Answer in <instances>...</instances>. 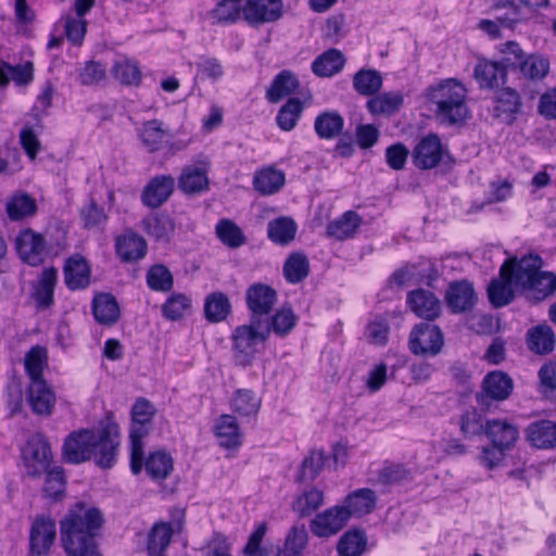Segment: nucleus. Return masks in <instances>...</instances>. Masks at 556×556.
Segmentation results:
<instances>
[{"mask_svg":"<svg viewBox=\"0 0 556 556\" xmlns=\"http://www.w3.org/2000/svg\"><path fill=\"white\" fill-rule=\"evenodd\" d=\"M214 433L224 448H237L242 444V432L232 415L219 416L214 425Z\"/></svg>","mask_w":556,"mask_h":556,"instance_id":"obj_24","label":"nucleus"},{"mask_svg":"<svg viewBox=\"0 0 556 556\" xmlns=\"http://www.w3.org/2000/svg\"><path fill=\"white\" fill-rule=\"evenodd\" d=\"M115 252L124 263L138 262L147 255V241L137 232L126 230L115 238Z\"/></svg>","mask_w":556,"mask_h":556,"instance_id":"obj_15","label":"nucleus"},{"mask_svg":"<svg viewBox=\"0 0 556 556\" xmlns=\"http://www.w3.org/2000/svg\"><path fill=\"white\" fill-rule=\"evenodd\" d=\"M151 424L131 421L130 439V470L134 475H139L143 469V442L149 434Z\"/></svg>","mask_w":556,"mask_h":556,"instance_id":"obj_27","label":"nucleus"},{"mask_svg":"<svg viewBox=\"0 0 556 556\" xmlns=\"http://www.w3.org/2000/svg\"><path fill=\"white\" fill-rule=\"evenodd\" d=\"M308 533L304 523H295L286 535L280 554L283 556H298L306 547Z\"/></svg>","mask_w":556,"mask_h":556,"instance_id":"obj_54","label":"nucleus"},{"mask_svg":"<svg viewBox=\"0 0 556 556\" xmlns=\"http://www.w3.org/2000/svg\"><path fill=\"white\" fill-rule=\"evenodd\" d=\"M58 281V270L54 267L45 268L34 286L33 299L39 309H47L54 303V288Z\"/></svg>","mask_w":556,"mask_h":556,"instance_id":"obj_23","label":"nucleus"},{"mask_svg":"<svg viewBox=\"0 0 556 556\" xmlns=\"http://www.w3.org/2000/svg\"><path fill=\"white\" fill-rule=\"evenodd\" d=\"M174 189L175 179L170 175L155 176L142 191V203L148 207L157 208L169 199Z\"/></svg>","mask_w":556,"mask_h":556,"instance_id":"obj_16","label":"nucleus"},{"mask_svg":"<svg viewBox=\"0 0 556 556\" xmlns=\"http://www.w3.org/2000/svg\"><path fill=\"white\" fill-rule=\"evenodd\" d=\"M64 281L70 290L85 289L90 283V266L87 260L75 254L67 258L64 265Z\"/></svg>","mask_w":556,"mask_h":556,"instance_id":"obj_22","label":"nucleus"},{"mask_svg":"<svg viewBox=\"0 0 556 556\" xmlns=\"http://www.w3.org/2000/svg\"><path fill=\"white\" fill-rule=\"evenodd\" d=\"M514 389L513 379L503 371L489 372L482 381V391L477 393L476 400L482 406L490 405V400L504 401Z\"/></svg>","mask_w":556,"mask_h":556,"instance_id":"obj_13","label":"nucleus"},{"mask_svg":"<svg viewBox=\"0 0 556 556\" xmlns=\"http://www.w3.org/2000/svg\"><path fill=\"white\" fill-rule=\"evenodd\" d=\"M215 233L220 242L230 249H238L247 242L243 230L228 218H223L216 224Z\"/></svg>","mask_w":556,"mask_h":556,"instance_id":"obj_46","label":"nucleus"},{"mask_svg":"<svg viewBox=\"0 0 556 556\" xmlns=\"http://www.w3.org/2000/svg\"><path fill=\"white\" fill-rule=\"evenodd\" d=\"M111 74L123 86L138 87L142 80V73L138 62L126 56L114 61Z\"/></svg>","mask_w":556,"mask_h":556,"instance_id":"obj_35","label":"nucleus"},{"mask_svg":"<svg viewBox=\"0 0 556 556\" xmlns=\"http://www.w3.org/2000/svg\"><path fill=\"white\" fill-rule=\"evenodd\" d=\"M300 81L294 73L288 70L279 72L266 90V99L270 103H278L283 98L294 93Z\"/></svg>","mask_w":556,"mask_h":556,"instance_id":"obj_32","label":"nucleus"},{"mask_svg":"<svg viewBox=\"0 0 556 556\" xmlns=\"http://www.w3.org/2000/svg\"><path fill=\"white\" fill-rule=\"evenodd\" d=\"M401 92H384L367 101V109L372 115H392L403 105Z\"/></svg>","mask_w":556,"mask_h":556,"instance_id":"obj_43","label":"nucleus"},{"mask_svg":"<svg viewBox=\"0 0 556 556\" xmlns=\"http://www.w3.org/2000/svg\"><path fill=\"white\" fill-rule=\"evenodd\" d=\"M555 333L547 325H538L527 331L528 349L539 355L551 353L555 346Z\"/></svg>","mask_w":556,"mask_h":556,"instance_id":"obj_37","label":"nucleus"},{"mask_svg":"<svg viewBox=\"0 0 556 556\" xmlns=\"http://www.w3.org/2000/svg\"><path fill=\"white\" fill-rule=\"evenodd\" d=\"M263 323L267 326V337L274 332L280 338L287 337L296 326L298 316L291 307L282 306L274 314L267 315Z\"/></svg>","mask_w":556,"mask_h":556,"instance_id":"obj_30","label":"nucleus"},{"mask_svg":"<svg viewBox=\"0 0 556 556\" xmlns=\"http://www.w3.org/2000/svg\"><path fill=\"white\" fill-rule=\"evenodd\" d=\"M43 475H46L43 485L45 495L53 501H60L65 492L64 470L61 467H53Z\"/></svg>","mask_w":556,"mask_h":556,"instance_id":"obj_63","label":"nucleus"},{"mask_svg":"<svg viewBox=\"0 0 556 556\" xmlns=\"http://www.w3.org/2000/svg\"><path fill=\"white\" fill-rule=\"evenodd\" d=\"M473 77L481 89H495L506 83L507 67L502 62L481 59L475 66Z\"/></svg>","mask_w":556,"mask_h":556,"instance_id":"obj_17","label":"nucleus"},{"mask_svg":"<svg viewBox=\"0 0 556 556\" xmlns=\"http://www.w3.org/2000/svg\"><path fill=\"white\" fill-rule=\"evenodd\" d=\"M447 154V149L443 147L440 137L437 134H428L415 146L412 160L417 168L426 170L439 166Z\"/></svg>","mask_w":556,"mask_h":556,"instance_id":"obj_10","label":"nucleus"},{"mask_svg":"<svg viewBox=\"0 0 556 556\" xmlns=\"http://www.w3.org/2000/svg\"><path fill=\"white\" fill-rule=\"evenodd\" d=\"M267 340V326L261 320H249L248 324L237 326L231 334L236 366H251Z\"/></svg>","mask_w":556,"mask_h":556,"instance_id":"obj_4","label":"nucleus"},{"mask_svg":"<svg viewBox=\"0 0 556 556\" xmlns=\"http://www.w3.org/2000/svg\"><path fill=\"white\" fill-rule=\"evenodd\" d=\"M173 535L172 526L167 522H157L148 536L147 549L150 556H160L168 546Z\"/></svg>","mask_w":556,"mask_h":556,"instance_id":"obj_53","label":"nucleus"},{"mask_svg":"<svg viewBox=\"0 0 556 556\" xmlns=\"http://www.w3.org/2000/svg\"><path fill=\"white\" fill-rule=\"evenodd\" d=\"M261 406V399L248 389L237 390L231 400V407L240 416H255Z\"/></svg>","mask_w":556,"mask_h":556,"instance_id":"obj_56","label":"nucleus"},{"mask_svg":"<svg viewBox=\"0 0 556 556\" xmlns=\"http://www.w3.org/2000/svg\"><path fill=\"white\" fill-rule=\"evenodd\" d=\"M205 317L211 323H219L231 312L228 296L223 292H213L206 296L204 304Z\"/></svg>","mask_w":556,"mask_h":556,"instance_id":"obj_51","label":"nucleus"},{"mask_svg":"<svg viewBox=\"0 0 556 556\" xmlns=\"http://www.w3.org/2000/svg\"><path fill=\"white\" fill-rule=\"evenodd\" d=\"M466 89L456 79H446L429 88V100L437 105V117L444 124L455 125L467 118Z\"/></svg>","mask_w":556,"mask_h":556,"instance_id":"obj_3","label":"nucleus"},{"mask_svg":"<svg viewBox=\"0 0 556 556\" xmlns=\"http://www.w3.org/2000/svg\"><path fill=\"white\" fill-rule=\"evenodd\" d=\"M350 517L341 505L332 506L317 514L309 523L311 532L317 538H329L340 532Z\"/></svg>","mask_w":556,"mask_h":556,"instance_id":"obj_12","label":"nucleus"},{"mask_svg":"<svg viewBox=\"0 0 556 556\" xmlns=\"http://www.w3.org/2000/svg\"><path fill=\"white\" fill-rule=\"evenodd\" d=\"M241 0H222L211 11L212 18L218 24H233L242 13Z\"/></svg>","mask_w":556,"mask_h":556,"instance_id":"obj_61","label":"nucleus"},{"mask_svg":"<svg viewBox=\"0 0 556 556\" xmlns=\"http://www.w3.org/2000/svg\"><path fill=\"white\" fill-rule=\"evenodd\" d=\"M407 304L410 309L420 318L433 320L441 313L439 299L425 289H416L407 294Z\"/></svg>","mask_w":556,"mask_h":556,"instance_id":"obj_21","label":"nucleus"},{"mask_svg":"<svg viewBox=\"0 0 556 556\" xmlns=\"http://www.w3.org/2000/svg\"><path fill=\"white\" fill-rule=\"evenodd\" d=\"M344 118L338 111H324L314 121V130L318 138L331 140L340 136Z\"/></svg>","mask_w":556,"mask_h":556,"instance_id":"obj_33","label":"nucleus"},{"mask_svg":"<svg viewBox=\"0 0 556 556\" xmlns=\"http://www.w3.org/2000/svg\"><path fill=\"white\" fill-rule=\"evenodd\" d=\"M556 289V276L549 271L538 270L533 280L525 290L527 296L542 301L553 294Z\"/></svg>","mask_w":556,"mask_h":556,"instance_id":"obj_48","label":"nucleus"},{"mask_svg":"<svg viewBox=\"0 0 556 556\" xmlns=\"http://www.w3.org/2000/svg\"><path fill=\"white\" fill-rule=\"evenodd\" d=\"M521 106V98L515 89L507 87L497 91L494 106L496 117L503 118L506 123H511L516 119Z\"/></svg>","mask_w":556,"mask_h":556,"instance_id":"obj_28","label":"nucleus"},{"mask_svg":"<svg viewBox=\"0 0 556 556\" xmlns=\"http://www.w3.org/2000/svg\"><path fill=\"white\" fill-rule=\"evenodd\" d=\"M326 462L323 451H312L302 462L298 481L311 482L317 478Z\"/></svg>","mask_w":556,"mask_h":556,"instance_id":"obj_62","label":"nucleus"},{"mask_svg":"<svg viewBox=\"0 0 556 556\" xmlns=\"http://www.w3.org/2000/svg\"><path fill=\"white\" fill-rule=\"evenodd\" d=\"M22 460L26 475L31 478H40L52 469L53 453L43 433L36 432L28 438L22 448Z\"/></svg>","mask_w":556,"mask_h":556,"instance_id":"obj_5","label":"nucleus"},{"mask_svg":"<svg viewBox=\"0 0 556 556\" xmlns=\"http://www.w3.org/2000/svg\"><path fill=\"white\" fill-rule=\"evenodd\" d=\"M5 210L11 220H22L36 214L37 203L28 193L16 192L8 199Z\"/></svg>","mask_w":556,"mask_h":556,"instance_id":"obj_39","label":"nucleus"},{"mask_svg":"<svg viewBox=\"0 0 556 556\" xmlns=\"http://www.w3.org/2000/svg\"><path fill=\"white\" fill-rule=\"evenodd\" d=\"M375 477L370 479L375 485L388 488L399 484L410 478V471L403 464L386 462L375 472Z\"/></svg>","mask_w":556,"mask_h":556,"instance_id":"obj_40","label":"nucleus"},{"mask_svg":"<svg viewBox=\"0 0 556 556\" xmlns=\"http://www.w3.org/2000/svg\"><path fill=\"white\" fill-rule=\"evenodd\" d=\"M541 267L542 258L530 253L521 258L514 257L505 261L500 268V275L513 281L517 290L525 292Z\"/></svg>","mask_w":556,"mask_h":556,"instance_id":"obj_6","label":"nucleus"},{"mask_svg":"<svg viewBox=\"0 0 556 556\" xmlns=\"http://www.w3.org/2000/svg\"><path fill=\"white\" fill-rule=\"evenodd\" d=\"M444 343L440 328L429 323H420L409 334V350L415 355L439 354Z\"/></svg>","mask_w":556,"mask_h":556,"instance_id":"obj_7","label":"nucleus"},{"mask_svg":"<svg viewBox=\"0 0 556 556\" xmlns=\"http://www.w3.org/2000/svg\"><path fill=\"white\" fill-rule=\"evenodd\" d=\"M286 182V175L274 166H267L254 174L253 187L262 195L277 193Z\"/></svg>","mask_w":556,"mask_h":556,"instance_id":"obj_31","label":"nucleus"},{"mask_svg":"<svg viewBox=\"0 0 556 556\" xmlns=\"http://www.w3.org/2000/svg\"><path fill=\"white\" fill-rule=\"evenodd\" d=\"M366 544L365 533L359 530H352L341 536L337 549L340 556H361L366 548Z\"/></svg>","mask_w":556,"mask_h":556,"instance_id":"obj_58","label":"nucleus"},{"mask_svg":"<svg viewBox=\"0 0 556 556\" xmlns=\"http://www.w3.org/2000/svg\"><path fill=\"white\" fill-rule=\"evenodd\" d=\"M138 136L149 152H156L161 150L167 130L163 127L162 121L151 119L141 125L138 129Z\"/></svg>","mask_w":556,"mask_h":556,"instance_id":"obj_41","label":"nucleus"},{"mask_svg":"<svg viewBox=\"0 0 556 556\" xmlns=\"http://www.w3.org/2000/svg\"><path fill=\"white\" fill-rule=\"evenodd\" d=\"M324 492L317 488L303 491L293 503V510L300 517H307L324 505Z\"/></svg>","mask_w":556,"mask_h":556,"instance_id":"obj_55","label":"nucleus"},{"mask_svg":"<svg viewBox=\"0 0 556 556\" xmlns=\"http://www.w3.org/2000/svg\"><path fill=\"white\" fill-rule=\"evenodd\" d=\"M92 314L97 323L105 326L114 325L119 318V306L116 299L109 293L94 296Z\"/></svg>","mask_w":556,"mask_h":556,"instance_id":"obj_38","label":"nucleus"},{"mask_svg":"<svg viewBox=\"0 0 556 556\" xmlns=\"http://www.w3.org/2000/svg\"><path fill=\"white\" fill-rule=\"evenodd\" d=\"M526 437L536 448H554L556 447V422L545 419L531 422L526 429Z\"/></svg>","mask_w":556,"mask_h":556,"instance_id":"obj_25","label":"nucleus"},{"mask_svg":"<svg viewBox=\"0 0 556 556\" xmlns=\"http://www.w3.org/2000/svg\"><path fill=\"white\" fill-rule=\"evenodd\" d=\"M345 64L343 53L338 49H329L317 56L312 63V72L318 77H331L340 73Z\"/></svg>","mask_w":556,"mask_h":556,"instance_id":"obj_36","label":"nucleus"},{"mask_svg":"<svg viewBox=\"0 0 556 556\" xmlns=\"http://www.w3.org/2000/svg\"><path fill=\"white\" fill-rule=\"evenodd\" d=\"M56 538V527L52 518L46 515L36 516L29 530V554L46 556L49 554Z\"/></svg>","mask_w":556,"mask_h":556,"instance_id":"obj_9","label":"nucleus"},{"mask_svg":"<svg viewBox=\"0 0 556 556\" xmlns=\"http://www.w3.org/2000/svg\"><path fill=\"white\" fill-rule=\"evenodd\" d=\"M278 294L274 288L262 282L251 285L245 291V303L250 312L249 320H261L270 315Z\"/></svg>","mask_w":556,"mask_h":556,"instance_id":"obj_8","label":"nucleus"},{"mask_svg":"<svg viewBox=\"0 0 556 556\" xmlns=\"http://www.w3.org/2000/svg\"><path fill=\"white\" fill-rule=\"evenodd\" d=\"M298 227L290 217L281 216L270 220L267 226L268 238L277 244L290 243L296 233Z\"/></svg>","mask_w":556,"mask_h":556,"instance_id":"obj_47","label":"nucleus"},{"mask_svg":"<svg viewBox=\"0 0 556 556\" xmlns=\"http://www.w3.org/2000/svg\"><path fill=\"white\" fill-rule=\"evenodd\" d=\"M377 495L376 492L369 488H362L350 493L344 501V505H342L346 513H349V517L357 516L363 517L365 515L370 514L377 504Z\"/></svg>","mask_w":556,"mask_h":556,"instance_id":"obj_26","label":"nucleus"},{"mask_svg":"<svg viewBox=\"0 0 556 556\" xmlns=\"http://www.w3.org/2000/svg\"><path fill=\"white\" fill-rule=\"evenodd\" d=\"M15 247L21 260L30 266L42 264L48 254L45 237L30 228L20 231Z\"/></svg>","mask_w":556,"mask_h":556,"instance_id":"obj_11","label":"nucleus"},{"mask_svg":"<svg viewBox=\"0 0 556 556\" xmlns=\"http://www.w3.org/2000/svg\"><path fill=\"white\" fill-rule=\"evenodd\" d=\"M242 14L250 25L275 22L282 15V2L281 0H247Z\"/></svg>","mask_w":556,"mask_h":556,"instance_id":"obj_14","label":"nucleus"},{"mask_svg":"<svg viewBox=\"0 0 556 556\" xmlns=\"http://www.w3.org/2000/svg\"><path fill=\"white\" fill-rule=\"evenodd\" d=\"M208 186L207 172L202 167L186 166L178 177V188L188 195L207 191Z\"/></svg>","mask_w":556,"mask_h":556,"instance_id":"obj_29","label":"nucleus"},{"mask_svg":"<svg viewBox=\"0 0 556 556\" xmlns=\"http://www.w3.org/2000/svg\"><path fill=\"white\" fill-rule=\"evenodd\" d=\"M147 285L156 292H167L173 289L174 278L163 264L152 265L147 271Z\"/></svg>","mask_w":556,"mask_h":556,"instance_id":"obj_59","label":"nucleus"},{"mask_svg":"<svg viewBox=\"0 0 556 556\" xmlns=\"http://www.w3.org/2000/svg\"><path fill=\"white\" fill-rule=\"evenodd\" d=\"M24 365L30 382L43 381V369L48 365L47 349L41 345L33 346L25 355Z\"/></svg>","mask_w":556,"mask_h":556,"instance_id":"obj_50","label":"nucleus"},{"mask_svg":"<svg viewBox=\"0 0 556 556\" xmlns=\"http://www.w3.org/2000/svg\"><path fill=\"white\" fill-rule=\"evenodd\" d=\"M309 274V262L302 252H294L289 255L283 264V276L290 283L303 281Z\"/></svg>","mask_w":556,"mask_h":556,"instance_id":"obj_49","label":"nucleus"},{"mask_svg":"<svg viewBox=\"0 0 556 556\" xmlns=\"http://www.w3.org/2000/svg\"><path fill=\"white\" fill-rule=\"evenodd\" d=\"M516 67L525 79L541 80L549 71V61L540 54H529L523 56Z\"/></svg>","mask_w":556,"mask_h":556,"instance_id":"obj_45","label":"nucleus"},{"mask_svg":"<svg viewBox=\"0 0 556 556\" xmlns=\"http://www.w3.org/2000/svg\"><path fill=\"white\" fill-rule=\"evenodd\" d=\"M146 232L157 241H168L174 231L173 222L165 216L151 215L142 220Z\"/></svg>","mask_w":556,"mask_h":556,"instance_id":"obj_60","label":"nucleus"},{"mask_svg":"<svg viewBox=\"0 0 556 556\" xmlns=\"http://www.w3.org/2000/svg\"><path fill=\"white\" fill-rule=\"evenodd\" d=\"M445 300L453 313L470 311L476 302L477 294L467 280L452 282L446 290Z\"/></svg>","mask_w":556,"mask_h":556,"instance_id":"obj_19","label":"nucleus"},{"mask_svg":"<svg viewBox=\"0 0 556 556\" xmlns=\"http://www.w3.org/2000/svg\"><path fill=\"white\" fill-rule=\"evenodd\" d=\"M382 87V77L376 70H359L353 76V88L362 96H374Z\"/></svg>","mask_w":556,"mask_h":556,"instance_id":"obj_52","label":"nucleus"},{"mask_svg":"<svg viewBox=\"0 0 556 556\" xmlns=\"http://www.w3.org/2000/svg\"><path fill=\"white\" fill-rule=\"evenodd\" d=\"M485 435L494 446L510 450L519 438V430L505 419H491L485 424Z\"/></svg>","mask_w":556,"mask_h":556,"instance_id":"obj_20","label":"nucleus"},{"mask_svg":"<svg viewBox=\"0 0 556 556\" xmlns=\"http://www.w3.org/2000/svg\"><path fill=\"white\" fill-rule=\"evenodd\" d=\"M119 446V426L108 418L100 425L98 432L86 428L72 431L64 439L62 456L68 464L93 460L98 467L110 469L117 460Z\"/></svg>","mask_w":556,"mask_h":556,"instance_id":"obj_1","label":"nucleus"},{"mask_svg":"<svg viewBox=\"0 0 556 556\" xmlns=\"http://www.w3.org/2000/svg\"><path fill=\"white\" fill-rule=\"evenodd\" d=\"M513 281L507 278L493 279L488 287V296L494 307H503L509 304L514 298Z\"/></svg>","mask_w":556,"mask_h":556,"instance_id":"obj_57","label":"nucleus"},{"mask_svg":"<svg viewBox=\"0 0 556 556\" xmlns=\"http://www.w3.org/2000/svg\"><path fill=\"white\" fill-rule=\"evenodd\" d=\"M174 462L172 456L163 451L150 453L143 467L152 480H165L173 471Z\"/></svg>","mask_w":556,"mask_h":556,"instance_id":"obj_42","label":"nucleus"},{"mask_svg":"<svg viewBox=\"0 0 556 556\" xmlns=\"http://www.w3.org/2000/svg\"><path fill=\"white\" fill-rule=\"evenodd\" d=\"M304 111V103L298 98H289L276 115L277 126L283 131L293 130Z\"/></svg>","mask_w":556,"mask_h":556,"instance_id":"obj_44","label":"nucleus"},{"mask_svg":"<svg viewBox=\"0 0 556 556\" xmlns=\"http://www.w3.org/2000/svg\"><path fill=\"white\" fill-rule=\"evenodd\" d=\"M27 401L34 414L50 416L55 405V394L46 380L34 381L28 386Z\"/></svg>","mask_w":556,"mask_h":556,"instance_id":"obj_18","label":"nucleus"},{"mask_svg":"<svg viewBox=\"0 0 556 556\" xmlns=\"http://www.w3.org/2000/svg\"><path fill=\"white\" fill-rule=\"evenodd\" d=\"M104 525L102 511L78 502L60 521V540L66 556H102L97 538Z\"/></svg>","mask_w":556,"mask_h":556,"instance_id":"obj_2","label":"nucleus"},{"mask_svg":"<svg viewBox=\"0 0 556 556\" xmlns=\"http://www.w3.org/2000/svg\"><path fill=\"white\" fill-rule=\"evenodd\" d=\"M362 225V217L354 211L343 213L339 218L327 226V235L336 240L352 238Z\"/></svg>","mask_w":556,"mask_h":556,"instance_id":"obj_34","label":"nucleus"},{"mask_svg":"<svg viewBox=\"0 0 556 556\" xmlns=\"http://www.w3.org/2000/svg\"><path fill=\"white\" fill-rule=\"evenodd\" d=\"M191 307V300L182 293L172 294L162 305V313L166 319L178 320Z\"/></svg>","mask_w":556,"mask_h":556,"instance_id":"obj_64","label":"nucleus"}]
</instances>
